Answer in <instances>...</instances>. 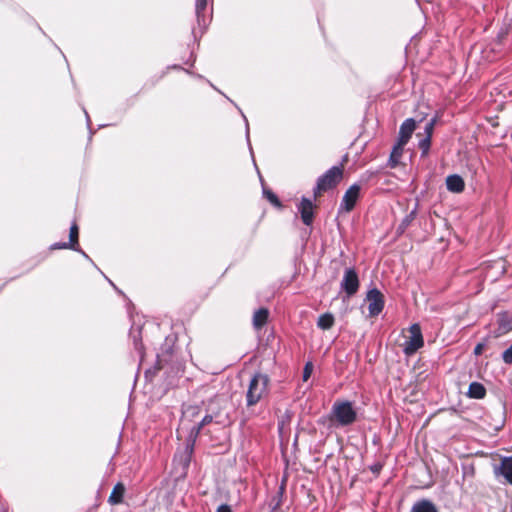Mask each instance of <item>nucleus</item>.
<instances>
[{"label": "nucleus", "instance_id": "18", "mask_svg": "<svg viewBox=\"0 0 512 512\" xmlns=\"http://www.w3.org/2000/svg\"><path fill=\"white\" fill-rule=\"evenodd\" d=\"M467 396L472 399H483L486 396V388L479 382H472L469 385Z\"/></svg>", "mask_w": 512, "mask_h": 512}, {"label": "nucleus", "instance_id": "9", "mask_svg": "<svg viewBox=\"0 0 512 512\" xmlns=\"http://www.w3.org/2000/svg\"><path fill=\"white\" fill-rule=\"evenodd\" d=\"M493 471L496 477H502L506 483L512 485V456L501 457Z\"/></svg>", "mask_w": 512, "mask_h": 512}, {"label": "nucleus", "instance_id": "21", "mask_svg": "<svg viewBox=\"0 0 512 512\" xmlns=\"http://www.w3.org/2000/svg\"><path fill=\"white\" fill-rule=\"evenodd\" d=\"M317 325L323 330H328L334 325V316L331 313H324L319 316Z\"/></svg>", "mask_w": 512, "mask_h": 512}, {"label": "nucleus", "instance_id": "6", "mask_svg": "<svg viewBox=\"0 0 512 512\" xmlns=\"http://www.w3.org/2000/svg\"><path fill=\"white\" fill-rule=\"evenodd\" d=\"M360 287L358 273L355 268H348L344 271L343 279L341 281V288L347 297L354 296Z\"/></svg>", "mask_w": 512, "mask_h": 512}, {"label": "nucleus", "instance_id": "11", "mask_svg": "<svg viewBox=\"0 0 512 512\" xmlns=\"http://www.w3.org/2000/svg\"><path fill=\"white\" fill-rule=\"evenodd\" d=\"M416 129V122L412 118L406 119L400 126L398 141L407 144Z\"/></svg>", "mask_w": 512, "mask_h": 512}, {"label": "nucleus", "instance_id": "12", "mask_svg": "<svg viewBox=\"0 0 512 512\" xmlns=\"http://www.w3.org/2000/svg\"><path fill=\"white\" fill-rule=\"evenodd\" d=\"M126 492V487L124 483L118 482L112 489L109 497H108V503L110 505H119L123 502L124 495Z\"/></svg>", "mask_w": 512, "mask_h": 512}, {"label": "nucleus", "instance_id": "22", "mask_svg": "<svg viewBox=\"0 0 512 512\" xmlns=\"http://www.w3.org/2000/svg\"><path fill=\"white\" fill-rule=\"evenodd\" d=\"M200 407L198 405H188L183 410V420L190 419L192 420L195 417H198L200 414Z\"/></svg>", "mask_w": 512, "mask_h": 512}, {"label": "nucleus", "instance_id": "14", "mask_svg": "<svg viewBox=\"0 0 512 512\" xmlns=\"http://www.w3.org/2000/svg\"><path fill=\"white\" fill-rule=\"evenodd\" d=\"M269 310L267 308H260L254 312L253 326L256 330L262 329L268 322Z\"/></svg>", "mask_w": 512, "mask_h": 512}, {"label": "nucleus", "instance_id": "1", "mask_svg": "<svg viewBox=\"0 0 512 512\" xmlns=\"http://www.w3.org/2000/svg\"><path fill=\"white\" fill-rule=\"evenodd\" d=\"M271 379L263 372H255L249 380L246 391V406L251 408L268 398Z\"/></svg>", "mask_w": 512, "mask_h": 512}, {"label": "nucleus", "instance_id": "26", "mask_svg": "<svg viewBox=\"0 0 512 512\" xmlns=\"http://www.w3.org/2000/svg\"><path fill=\"white\" fill-rule=\"evenodd\" d=\"M312 372H313V364H312V362H307L304 366L303 375H302V379L304 382H306L311 377Z\"/></svg>", "mask_w": 512, "mask_h": 512}, {"label": "nucleus", "instance_id": "34", "mask_svg": "<svg viewBox=\"0 0 512 512\" xmlns=\"http://www.w3.org/2000/svg\"><path fill=\"white\" fill-rule=\"evenodd\" d=\"M161 369H162V366L160 365V361L158 360V361H157V363H156V365H155V370H156V371H159V370H161Z\"/></svg>", "mask_w": 512, "mask_h": 512}, {"label": "nucleus", "instance_id": "24", "mask_svg": "<svg viewBox=\"0 0 512 512\" xmlns=\"http://www.w3.org/2000/svg\"><path fill=\"white\" fill-rule=\"evenodd\" d=\"M431 139L430 136H425L423 139L419 141V149L421 150V156L426 157L429 154V150L431 147Z\"/></svg>", "mask_w": 512, "mask_h": 512}, {"label": "nucleus", "instance_id": "4", "mask_svg": "<svg viewBox=\"0 0 512 512\" xmlns=\"http://www.w3.org/2000/svg\"><path fill=\"white\" fill-rule=\"evenodd\" d=\"M408 332L409 336L403 344V352L405 355L411 356L424 346V339L421 327L418 323L412 324Z\"/></svg>", "mask_w": 512, "mask_h": 512}, {"label": "nucleus", "instance_id": "25", "mask_svg": "<svg viewBox=\"0 0 512 512\" xmlns=\"http://www.w3.org/2000/svg\"><path fill=\"white\" fill-rule=\"evenodd\" d=\"M487 269H495L498 272V275H502L505 273V260L499 258L493 261L490 265L487 266Z\"/></svg>", "mask_w": 512, "mask_h": 512}, {"label": "nucleus", "instance_id": "10", "mask_svg": "<svg viewBox=\"0 0 512 512\" xmlns=\"http://www.w3.org/2000/svg\"><path fill=\"white\" fill-rule=\"evenodd\" d=\"M497 329L495 330V338L502 336L512 330V316L508 312H500L497 314Z\"/></svg>", "mask_w": 512, "mask_h": 512}, {"label": "nucleus", "instance_id": "28", "mask_svg": "<svg viewBox=\"0 0 512 512\" xmlns=\"http://www.w3.org/2000/svg\"><path fill=\"white\" fill-rule=\"evenodd\" d=\"M415 217V212H411L409 215H407L402 223L400 224L399 226V229H401L402 231L409 226V224L411 223V221L414 219Z\"/></svg>", "mask_w": 512, "mask_h": 512}, {"label": "nucleus", "instance_id": "7", "mask_svg": "<svg viewBox=\"0 0 512 512\" xmlns=\"http://www.w3.org/2000/svg\"><path fill=\"white\" fill-rule=\"evenodd\" d=\"M366 300L368 302L370 317H376L383 311L385 300L383 293L379 289L373 288L369 290L366 295Z\"/></svg>", "mask_w": 512, "mask_h": 512}, {"label": "nucleus", "instance_id": "13", "mask_svg": "<svg viewBox=\"0 0 512 512\" xmlns=\"http://www.w3.org/2000/svg\"><path fill=\"white\" fill-rule=\"evenodd\" d=\"M446 187L450 192L461 193L465 189L463 178L457 174L449 175L446 178Z\"/></svg>", "mask_w": 512, "mask_h": 512}, {"label": "nucleus", "instance_id": "30", "mask_svg": "<svg viewBox=\"0 0 512 512\" xmlns=\"http://www.w3.org/2000/svg\"><path fill=\"white\" fill-rule=\"evenodd\" d=\"M435 123H436V120L432 119L426 124V126H425V134L426 135L425 136H430V138H432Z\"/></svg>", "mask_w": 512, "mask_h": 512}, {"label": "nucleus", "instance_id": "19", "mask_svg": "<svg viewBox=\"0 0 512 512\" xmlns=\"http://www.w3.org/2000/svg\"><path fill=\"white\" fill-rule=\"evenodd\" d=\"M214 417H216V415L207 414L202 418V420L198 424L191 428L190 437L193 438V441H195V439L199 436L201 430L206 425L212 423Z\"/></svg>", "mask_w": 512, "mask_h": 512}, {"label": "nucleus", "instance_id": "23", "mask_svg": "<svg viewBox=\"0 0 512 512\" xmlns=\"http://www.w3.org/2000/svg\"><path fill=\"white\" fill-rule=\"evenodd\" d=\"M263 194L265 198L276 208L282 209L283 205L281 201L279 200L278 196L269 189H264Z\"/></svg>", "mask_w": 512, "mask_h": 512}, {"label": "nucleus", "instance_id": "31", "mask_svg": "<svg viewBox=\"0 0 512 512\" xmlns=\"http://www.w3.org/2000/svg\"><path fill=\"white\" fill-rule=\"evenodd\" d=\"M383 468V464L381 462H376L370 466V471L378 476Z\"/></svg>", "mask_w": 512, "mask_h": 512}, {"label": "nucleus", "instance_id": "32", "mask_svg": "<svg viewBox=\"0 0 512 512\" xmlns=\"http://www.w3.org/2000/svg\"><path fill=\"white\" fill-rule=\"evenodd\" d=\"M51 249L52 250H55V249H69V244L66 243V242H62V243H55L51 246Z\"/></svg>", "mask_w": 512, "mask_h": 512}, {"label": "nucleus", "instance_id": "29", "mask_svg": "<svg viewBox=\"0 0 512 512\" xmlns=\"http://www.w3.org/2000/svg\"><path fill=\"white\" fill-rule=\"evenodd\" d=\"M502 359L506 364H512V345L502 354Z\"/></svg>", "mask_w": 512, "mask_h": 512}, {"label": "nucleus", "instance_id": "15", "mask_svg": "<svg viewBox=\"0 0 512 512\" xmlns=\"http://www.w3.org/2000/svg\"><path fill=\"white\" fill-rule=\"evenodd\" d=\"M209 0H196L195 11L199 25H206Z\"/></svg>", "mask_w": 512, "mask_h": 512}, {"label": "nucleus", "instance_id": "2", "mask_svg": "<svg viewBox=\"0 0 512 512\" xmlns=\"http://www.w3.org/2000/svg\"><path fill=\"white\" fill-rule=\"evenodd\" d=\"M330 427H347L357 421V411L349 400H336L327 416Z\"/></svg>", "mask_w": 512, "mask_h": 512}, {"label": "nucleus", "instance_id": "33", "mask_svg": "<svg viewBox=\"0 0 512 512\" xmlns=\"http://www.w3.org/2000/svg\"><path fill=\"white\" fill-rule=\"evenodd\" d=\"M217 512H232V509L227 504H222L217 508Z\"/></svg>", "mask_w": 512, "mask_h": 512}, {"label": "nucleus", "instance_id": "20", "mask_svg": "<svg viewBox=\"0 0 512 512\" xmlns=\"http://www.w3.org/2000/svg\"><path fill=\"white\" fill-rule=\"evenodd\" d=\"M69 249L78 250L79 247V227L76 222H74L69 231Z\"/></svg>", "mask_w": 512, "mask_h": 512}, {"label": "nucleus", "instance_id": "3", "mask_svg": "<svg viewBox=\"0 0 512 512\" xmlns=\"http://www.w3.org/2000/svg\"><path fill=\"white\" fill-rule=\"evenodd\" d=\"M346 162L347 156L340 165L331 167L317 179L316 186L313 190V198L315 201L319 200L324 193L335 189L343 180Z\"/></svg>", "mask_w": 512, "mask_h": 512}, {"label": "nucleus", "instance_id": "5", "mask_svg": "<svg viewBox=\"0 0 512 512\" xmlns=\"http://www.w3.org/2000/svg\"><path fill=\"white\" fill-rule=\"evenodd\" d=\"M361 186L357 183L352 184L345 191L339 207V213H350L356 207L360 198Z\"/></svg>", "mask_w": 512, "mask_h": 512}, {"label": "nucleus", "instance_id": "17", "mask_svg": "<svg viewBox=\"0 0 512 512\" xmlns=\"http://www.w3.org/2000/svg\"><path fill=\"white\" fill-rule=\"evenodd\" d=\"M405 145L406 144H401L400 141H397V143L393 146L391 154H390V158H389V166L391 168H395L399 164L400 159L403 155Z\"/></svg>", "mask_w": 512, "mask_h": 512}, {"label": "nucleus", "instance_id": "16", "mask_svg": "<svg viewBox=\"0 0 512 512\" xmlns=\"http://www.w3.org/2000/svg\"><path fill=\"white\" fill-rule=\"evenodd\" d=\"M411 512H439L436 505L427 499H422L414 503Z\"/></svg>", "mask_w": 512, "mask_h": 512}, {"label": "nucleus", "instance_id": "27", "mask_svg": "<svg viewBox=\"0 0 512 512\" xmlns=\"http://www.w3.org/2000/svg\"><path fill=\"white\" fill-rule=\"evenodd\" d=\"M489 340H490V338H489V337H487V338H485V339H484V341H483V342H480V343H478V344L475 346V348H474V354H475L476 356H479V355H481V354H482V352H483V351L485 350V348L487 347V342H489Z\"/></svg>", "mask_w": 512, "mask_h": 512}, {"label": "nucleus", "instance_id": "8", "mask_svg": "<svg viewBox=\"0 0 512 512\" xmlns=\"http://www.w3.org/2000/svg\"><path fill=\"white\" fill-rule=\"evenodd\" d=\"M297 208L300 213L302 222L306 226H311L315 218L314 211L317 208L316 205H314L309 198L302 197Z\"/></svg>", "mask_w": 512, "mask_h": 512}]
</instances>
